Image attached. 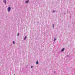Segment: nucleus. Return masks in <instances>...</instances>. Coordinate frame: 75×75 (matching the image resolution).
Returning <instances> with one entry per match:
<instances>
[{"mask_svg": "<svg viewBox=\"0 0 75 75\" xmlns=\"http://www.w3.org/2000/svg\"><path fill=\"white\" fill-rule=\"evenodd\" d=\"M29 2V1H27L25 2L26 3H28Z\"/></svg>", "mask_w": 75, "mask_h": 75, "instance_id": "7ed1b4c3", "label": "nucleus"}, {"mask_svg": "<svg viewBox=\"0 0 75 75\" xmlns=\"http://www.w3.org/2000/svg\"><path fill=\"white\" fill-rule=\"evenodd\" d=\"M57 40L56 39H54V41H55V40Z\"/></svg>", "mask_w": 75, "mask_h": 75, "instance_id": "6e6552de", "label": "nucleus"}, {"mask_svg": "<svg viewBox=\"0 0 75 75\" xmlns=\"http://www.w3.org/2000/svg\"><path fill=\"white\" fill-rule=\"evenodd\" d=\"M13 43L14 44H15V42H14V41H13Z\"/></svg>", "mask_w": 75, "mask_h": 75, "instance_id": "0eeeda50", "label": "nucleus"}, {"mask_svg": "<svg viewBox=\"0 0 75 75\" xmlns=\"http://www.w3.org/2000/svg\"><path fill=\"white\" fill-rule=\"evenodd\" d=\"M36 64H38V61H37L36 62Z\"/></svg>", "mask_w": 75, "mask_h": 75, "instance_id": "20e7f679", "label": "nucleus"}, {"mask_svg": "<svg viewBox=\"0 0 75 75\" xmlns=\"http://www.w3.org/2000/svg\"><path fill=\"white\" fill-rule=\"evenodd\" d=\"M53 13H54V12H55V11H53Z\"/></svg>", "mask_w": 75, "mask_h": 75, "instance_id": "9b49d317", "label": "nucleus"}, {"mask_svg": "<svg viewBox=\"0 0 75 75\" xmlns=\"http://www.w3.org/2000/svg\"><path fill=\"white\" fill-rule=\"evenodd\" d=\"M11 10V7H9L8 8V11H10Z\"/></svg>", "mask_w": 75, "mask_h": 75, "instance_id": "f257e3e1", "label": "nucleus"}, {"mask_svg": "<svg viewBox=\"0 0 75 75\" xmlns=\"http://www.w3.org/2000/svg\"><path fill=\"white\" fill-rule=\"evenodd\" d=\"M19 35V33H18V36Z\"/></svg>", "mask_w": 75, "mask_h": 75, "instance_id": "1a4fd4ad", "label": "nucleus"}, {"mask_svg": "<svg viewBox=\"0 0 75 75\" xmlns=\"http://www.w3.org/2000/svg\"><path fill=\"white\" fill-rule=\"evenodd\" d=\"M26 38H27V36H25L24 38V40H25V39H26Z\"/></svg>", "mask_w": 75, "mask_h": 75, "instance_id": "39448f33", "label": "nucleus"}, {"mask_svg": "<svg viewBox=\"0 0 75 75\" xmlns=\"http://www.w3.org/2000/svg\"><path fill=\"white\" fill-rule=\"evenodd\" d=\"M54 27V25H53V27Z\"/></svg>", "mask_w": 75, "mask_h": 75, "instance_id": "9d476101", "label": "nucleus"}, {"mask_svg": "<svg viewBox=\"0 0 75 75\" xmlns=\"http://www.w3.org/2000/svg\"><path fill=\"white\" fill-rule=\"evenodd\" d=\"M33 66H31V68H33Z\"/></svg>", "mask_w": 75, "mask_h": 75, "instance_id": "f8f14e48", "label": "nucleus"}, {"mask_svg": "<svg viewBox=\"0 0 75 75\" xmlns=\"http://www.w3.org/2000/svg\"><path fill=\"white\" fill-rule=\"evenodd\" d=\"M64 50H65V49L63 48L61 50L62 52V51H64Z\"/></svg>", "mask_w": 75, "mask_h": 75, "instance_id": "f03ea898", "label": "nucleus"}, {"mask_svg": "<svg viewBox=\"0 0 75 75\" xmlns=\"http://www.w3.org/2000/svg\"><path fill=\"white\" fill-rule=\"evenodd\" d=\"M5 3H6V0H4Z\"/></svg>", "mask_w": 75, "mask_h": 75, "instance_id": "423d86ee", "label": "nucleus"}]
</instances>
